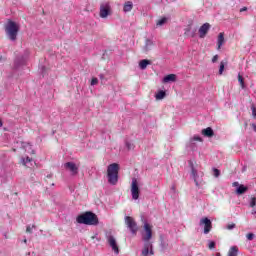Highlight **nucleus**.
<instances>
[{
	"mask_svg": "<svg viewBox=\"0 0 256 256\" xmlns=\"http://www.w3.org/2000/svg\"><path fill=\"white\" fill-rule=\"evenodd\" d=\"M108 183L110 185H117L119 181V164L112 163L107 168Z\"/></svg>",
	"mask_w": 256,
	"mask_h": 256,
	"instance_id": "20e7f679",
	"label": "nucleus"
},
{
	"mask_svg": "<svg viewBox=\"0 0 256 256\" xmlns=\"http://www.w3.org/2000/svg\"><path fill=\"white\" fill-rule=\"evenodd\" d=\"M77 223L80 225H99V218L93 212H85L76 218Z\"/></svg>",
	"mask_w": 256,
	"mask_h": 256,
	"instance_id": "f03ea898",
	"label": "nucleus"
},
{
	"mask_svg": "<svg viewBox=\"0 0 256 256\" xmlns=\"http://www.w3.org/2000/svg\"><path fill=\"white\" fill-rule=\"evenodd\" d=\"M167 21H169V18L163 17V18L159 19V20L156 22V26H157V27H163V25H165V24L167 23Z\"/></svg>",
	"mask_w": 256,
	"mask_h": 256,
	"instance_id": "5701e85b",
	"label": "nucleus"
},
{
	"mask_svg": "<svg viewBox=\"0 0 256 256\" xmlns=\"http://www.w3.org/2000/svg\"><path fill=\"white\" fill-rule=\"evenodd\" d=\"M243 11H247V7H243L240 9V13H243Z\"/></svg>",
	"mask_w": 256,
	"mask_h": 256,
	"instance_id": "58836bf2",
	"label": "nucleus"
},
{
	"mask_svg": "<svg viewBox=\"0 0 256 256\" xmlns=\"http://www.w3.org/2000/svg\"><path fill=\"white\" fill-rule=\"evenodd\" d=\"M152 45H153V42L150 39H147L144 47L145 51H151Z\"/></svg>",
	"mask_w": 256,
	"mask_h": 256,
	"instance_id": "393cba45",
	"label": "nucleus"
},
{
	"mask_svg": "<svg viewBox=\"0 0 256 256\" xmlns=\"http://www.w3.org/2000/svg\"><path fill=\"white\" fill-rule=\"evenodd\" d=\"M232 186L237 187L236 189L237 195H243L244 193H247V191H249V187L243 184L240 185L239 182H233Z\"/></svg>",
	"mask_w": 256,
	"mask_h": 256,
	"instance_id": "4468645a",
	"label": "nucleus"
},
{
	"mask_svg": "<svg viewBox=\"0 0 256 256\" xmlns=\"http://www.w3.org/2000/svg\"><path fill=\"white\" fill-rule=\"evenodd\" d=\"M22 147L25 149L26 153H30V155H35V150H33L31 144L27 142H22Z\"/></svg>",
	"mask_w": 256,
	"mask_h": 256,
	"instance_id": "dca6fc26",
	"label": "nucleus"
},
{
	"mask_svg": "<svg viewBox=\"0 0 256 256\" xmlns=\"http://www.w3.org/2000/svg\"><path fill=\"white\" fill-rule=\"evenodd\" d=\"M133 10V2L127 1L124 4L123 11L124 13H129Z\"/></svg>",
	"mask_w": 256,
	"mask_h": 256,
	"instance_id": "a211bd4d",
	"label": "nucleus"
},
{
	"mask_svg": "<svg viewBox=\"0 0 256 256\" xmlns=\"http://www.w3.org/2000/svg\"><path fill=\"white\" fill-rule=\"evenodd\" d=\"M255 205H256V198L253 197L251 198V201H250V207H255Z\"/></svg>",
	"mask_w": 256,
	"mask_h": 256,
	"instance_id": "f704fd0d",
	"label": "nucleus"
},
{
	"mask_svg": "<svg viewBox=\"0 0 256 256\" xmlns=\"http://www.w3.org/2000/svg\"><path fill=\"white\" fill-rule=\"evenodd\" d=\"M246 237H247L248 241H253V239L255 238V234L249 233L246 235Z\"/></svg>",
	"mask_w": 256,
	"mask_h": 256,
	"instance_id": "473e14b6",
	"label": "nucleus"
},
{
	"mask_svg": "<svg viewBox=\"0 0 256 256\" xmlns=\"http://www.w3.org/2000/svg\"><path fill=\"white\" fill-rule=\"evenodd\" d=\"M139 182L137 181V178L132 179V184H131V195L132 199L137 201L139 199Z\"/></svg>",
	"mask_w": 256,
	"mask_h": 256,
	"instance_id": "0eeeda50",
	"label": "nucleus"
},
{
	"mask_svg": "<svg viewBox=\"0 0 256 256\" xmlns=\"http://www.w3.org/2000/svg\"><path fill=\"white\" fill-rule=\"evenodd\" d=\"M218 60H219V55H215V56L212 58V63H217Z\"/></svg>",
	"mask_w": 256,
	"mask_h": 256,
	"instance_id": "4c0bfd02",
	"label": "nucleus"
},
{
	"mask_svg": "<svg viewBox=\"0 0 256 256\" xmlns=\"http://www.w3.org/2000/svg\"><path fill=\"white\" fill-rule=\"evenodd\" d=\"M189 167L191 168V177L194 179V183L196 187H199V183H201V179H199V175L197 174V169H195V166L193 165V161L188 162Z\"/></svg>",
	"mask_w": 256,
	"mask_h": 256,
	"instance_id": "9b49d317",
	"label": "nucleus"
},
{
	"mask_svg": "<svg viewBox=\"0 0 256 256\" xmlns=\"http://www.w3.org/2000/svg\"><path fill=\"white\" fill-rule=\"evenodd\" d=\"M224 43H225V34L220 33L218 35V40H217L218 49H221V47H223Z\"/></svg>",
	"mask_w": 256,
	"mask_h": 256,
	"instance_id": "6ab92c4d",
	"label": "nucleus"
},
{
	"mask_svg": "<svg viewBox=\"0 0 256 256\" xmlns=\"http://www.w3.org/2000/svg\"><path fill=\"white\" fill-rule=\"evenodd\" d=\"M236 225L235 223H232V224H228L226 226V229H228V231H233V229H235Z\"/></svg>",
	"mask_w": 256,
	"mask_h": 256,
	"instance_id": "2f4dec72",
	"label": "nucleus"
},
{
	"mask_svg": "<svg viewBox=\"0 0 256 256\" xmlns=\"http://www.w3.org/2000/svg\"><path fill=\"white\" fill-rule=\"evenodd\" d=\"M204 226V234L207 235L213 228L211 220L209 218H202L200 220V227Z\"/></svg>",
	"mask_w": 256,
	"mask_h": 256,
	"instance_id": "f8f14e48",
	"label": "nucleus"
},
{
	"mask_svg": "<svg viewBox=\"0 0 256 256\" xmlns=\"http://www.w3.org/2000/svg\"><path fill=\"white\" fill-rule=\"evenodd\" d=\"M125 145H126V147H127V149L128 150H131V149H133V143H131V142H129V141H127L126 143H125Z\"/></svg>",
	"mask_w": 256,
	"mask_h": 256,
	"instance_id": "72a5a7b5",
	"label": "nucleus"
},
{
	"mask_svg": "<svg viewBox=\"0 0 256 256\" xmlns=\"http://www.w3.org/2000/svg\"><path fill=\"white\" fill-rule=\"evenodd\" d=\"M19 24L12 20H8L5 24V33L10 41H17V35L19 34Z\"/></svg>",
	"mask_w": 256,
	"mask_h": 256,
	"instance_id": "7ed1b4c3",
	"label": "nucleus"
},
{
	"mask_svg": "<svg viewBox=\"0 0 256 256\" xmlns=\"http://www.w3.org/2000/svg\"><path fill=\"white\" fill-rule=\"evenodd\" d=\"M202 135H204V137H213L215 133L213 132V128L208 127L202 130Z\"/></svg>",
	"mask_w": 256,
	"mask_h": 256,
	"instance_id": "aec40b11",
	"label": "nucleus"
},
{
	"mask_svg": "<svg viewBox=\"0 0 256 256\" xmlns=\"http://www.w3.org/2000/svg\"><path fill=\"white\" fill-rule=\"evenodd\" d=\"M256 214V211H252V215H255Z\"/></svg>",
	"mask_w": 256,
	"mask_h": 256,
	"instance_id": "37998d69",
	"label": "nucleus"
},
{
	"mask_svg": "<svg viewBox=\"0 0 256 256\" xmlns=\"http://www.w3.org/2000/svg\"><path fill=\"white\" fill-rule=\"evenodd\" d=\"M27 57H29V51L28 50L25 51V56H22L20 58L21 65L25 64V62L27 61Z\"/></svg>",
	"mask_w": 256,
	"mask_h": 256,
	"instance_id": "a878e982",
	"label": "nucleus"
},
{
	"mask_svg": "<svg viewBox=\"0 0 256 256\" xmlns=\"http://www.w3.org/2000/svg\"><path fill=\"white\" fill-rule=\"evenodd\" d=\"M16 67H19V60L15 61Z\"/></svg>",
	"mask_w": 256,
	"mask_h": 256,
	"instance_id": "ea45409f",
	"label": "nucleus"
},
{
	"mask_svg": "<svg viewBox=\"0 0 256 256\" xmlns=\"http://www.w3.org/2000/svg\"><path fill=\"white\" fill-rule=\"evenodd\" d=\"M100 78L103 79V75H100Z\"/></svg>",
	"mask_w": 256,
	"mask_h": 256,
	"instance_id": "a18cd8bd",
	"label": "nucleus"
},
{
	"mask_svg": "<svg viewBox=\"0 0 256 256\" xmlns=\"http://www.w3.org/2000/svg\"><path fill=\"white\" fill-rule=\"evenodd\" d=\"M162 81L163 83H175V81H177V75L175 74L166 75Z\"/></svg>",
	"mask_w": 256,
	"mask_h": 256,
	"instance_id": "2eb2a0df",
	"label": "nucleus"
},
{
	"mask_svg": "<svg viewBox=\"0 0 256 256\" xmlns=\"http://www.w3.org/2000/svg\"><path fill=\"white\" fill-rule=\"evenodd\" d=\"M209 249H215V242L214 241H210L208 244Z\"/></svg>",
	"mask_w": 256,
	"mask_h": 256,
	"instance_id": "e433bc0d",
	"label": "nucleus"
},
{
	"mask_svg": "<svg viewBox=\"0 0 256 256\" xmlns=\"http://www.w3.org/2000/svg\"><path fill=\"white\" fill-rule=\"evenodd\" d=\"M126 227L129 228L132 235H137V231H139V226H137V222L131 216H125L124 218Z\"/></svg>",
	"mask_w": 256,
	"mask_h": 256,
	"instance_id": "39448f33",
	"label": "nucleus"
},
{
	"mask_svg": "<svg viewBox=\"0 0 256 256\" xmlns=\"http://www.w3.org/2000/svg\"><path fill=\"white\" fill-rule=\"evenodd\" d=\"M107 242L112 251H114L115 255H119V245H117V239H115L113 235H108Z\"/></svg>",
	"mask_w": 256,
	"mask_h": 256,
	"instance_id": "9d476101",
	"label": "nucleus"
},
{
	"mask_svg": "<svg viewBox=\"0 0 256 256\" xmlns=\"http://www.w3.org/2000/svg\"><path fill=\"white\" fill-rule=\"evenodd\" d=\"M165 95H166L165 91L160 90V91L155 95L156 100H157V101H161V99H165Z\"/></svg>",
	"mask_w": 256,
	"mask_h": 256,
	"instance_id": "b1692460",
	"label": "nucleus"
},
{
	"mask_svg": "<svg viewBox=\"0 0 256 256\" xmlns=\"http://www.w3.org/2000/svg\"><path fill=\"white\" fill-rule=\"evenodd\" d=\"M209 29H211V24L204 23L198 30L200 39H205L207 33H209Z\"/></svg>",
	"mask_w": 256,
	"mask_h": 256,
	"instance_id": "ddd939ff",
	"label": "nucleus"
},
{
	"mask_svg": "<svg viewBox=\"0 0 256 256\" xmlns=\"http://www.w3.org/2000/svg\"><path fill=\"white\" fill-rule=\"evenodd\" d=\"M24 243H27V239H24Z\"/></svg>",
	"mask_w": 256,
	"mask_h": 256,
	"instance_id": "c03bdc74",
	"label": "nucleus"
},
{
	"mask_svg": "<svg viewBox=\"0 0 256 256\" xmlns=\"http://www.w3.org/2000/svg\"><path fill=\"white\" fill-rule=\"evenodd\" d=\"M3 127V120L0 119V128Z\"/></svg>",
	"mask_w": 256,
	"mask_h": 256,
	"instance_id": "79ce46f5",
	"label": "nucleus"
},
{
	"mask_svg": "<svg viewBox=\"0 0 256 256\" xmlns=\"http://www.w3.org/2000/svg\"><path fill=\"white\" fill-rule=\"evenodd\" d=\"M239 248L237 246H232L228 251V256H238Z\"/></svg>",
	"mask_w": 256,
	"mask_h": 256,
	"instance_id": "4be33fe9",
	"label": "nucleus"
},
{
	"mask_svg": "<svg viewBox=\"0 0 256 256\" xmlns=\"http://www.w3.org/2000/svg\"><path fill=\"white\" fill-rule=\"evenodd\" d=\"M223 71H225V63L224 62L220 63L219 75H223Z\"/></svg>",
	"mask_w": 256,
	"mask_h": 256,
	"instance_id": "cd10ccee",
	"label": "nucleus"
},
{
	"mask_svg": "<svg viewBox=\"0 0 256 256\" xmlns=\"http://www.w3.org/2000/svg\"><path fill=\"white\" fill-rule=\"evenodd\" d=\"M143 225L142 241H144V247L142 249V256L155 255L153 243H151V239H153V226L147 223V220H143Z\"/></svg>",
	"mask_w": 256,
	"mask_h": 256,
	"instance_id": "f257e3e1",
	"label": "nucleus"
},
{
	"mask_svg": "<svg viewBox=\"0 0 256 256\" xmlns=\"http://www.w3.org/2000/svg\"><path fill=\"white\" fill-rule=\"evenodd\" d=\"M238 82L241 85L242 89H245V81L243 80V76H241V74L238 75Z\"/></svg>",
	"mask_w": 256,
	"mask_h": 256,
	"instance_id": "bb28decb",
	"label": "nucleus"
},
{
	"mask_svg": "<svg viewBox=\"0 0 256 256\" xmlns=\"http://www.w3.org/2000/svg\"><path fill=\"white\" fill-rule=\"evenodd\" d=\"M101 19H107L108 15H111V4L109 2H104L100 5V13Z\"/></svg>",
	"mask_w": 256,
	"mask_h": 256,
	"instance_id": "423d86ee",
	"label": "nucleus"
},
{
	"mask_svg": "<svg viewBox=\"0 0 256 256\" xmlns=\"http://www.w3.org/2000/svg\"><path fill=\"white\" fill-rule=\"evenodd\" d=\"M195 141H199L201 143L203 141V138L201 136L194 135L187 143V149H190V151H197V143H195Z\"/></svg>",
	"mask_w": 256,
	"mask_h": 256,
	"instance_id": "1a4fd4ad",
	"label": "nucleus"
},
{
	"mask_svg": "<svg viewBox=\"0 0 256 256\" xmlns=\"http://www.w3.org/2000/svg\"><path fill=\"white\" fill-rule=\"evenodd\" d=\"M64 169L69 171L73 176L79 174V165L75 164V162H66L64 164Z\"/></svg>",
	"mask_w": 256,
	"mask_h": 256,
	"instance_id": "6e6552de",
	"label": "nucleus"
},
{
	"mask_svg": "<svg viewBox=\"0 0 256 256\" xmlns=\"http://www.w3.org/2000/svg\"><path fill=\"white\" fill-rule=\"evenodd\" d=\"M251 111L253 119H256V107L254 106V104L251 105Z\"/></svg>",
	"mask_w": 256,
	"mask_h": 256,
	"instance_id": "c85d7f7f",
	"label": "nucleus"
},
{
	"mask_svg": "<svg viewBox=\"0 0 256 256\" xmlns=\"http://www.w3.org/2000/svg\"><path fill=\"white\" fill-rule=\"evenodd\" d=\"M97 83H99V79H97V78H92V80H91V85L93 86V85H97Z\"/></svg>",
	"mask_w": 256,
	"mask_h": 256,
	"instance_id": "c9c22d12",
	"label": "nucleus"
},
{
	"mask_svg": "<svg viewBox=\"0 0 256 256\" xmlns=\"http://www.w3.org/2000/svg\"><path fill=\"white\" fill-rule=\"evenodd\" d=\"M147 65H151V62L148 59H144L139 62V67L140 69H142V71H145V69H147Z\"/></svg>",
	"mask_w": 256,
	"mask_h": 256,
	"instance_id": "412c9836",
	"label": "nucleus"
},
{
	"mask_svg": "<svg viewBox=\"0 0 256 256\" xmlns=\"http://www.w3.org/2000/svg\"><path fill=\"white\" fill-rule=\"evenodd\" d=\"M213 175L214 177H219V175H221V171L217 168H213Z\"/></svg>",
	"mask_w": 256,
	"mask_h": 256,
	"instance_id": "c756f323",
	"label": "nucleus"
},
{
	"mask_svg": "<svg viewBox=\"0 0 256 256\" xmlns=\"http://www.w3.org/2000/svg\"><path fill=\"white\" fill-rule=\"evenodd\" d=\"M21 163L25 167H33V158L27 156L26 158H21Z\"/></svg>",
	"mask_w": 256,
	"mask_h": 256,
	"instance_id": "f3484780",
	"label": "nucleus"
},
{
	"mask_svg": "<svg viewBox=\"0 0 256 256\" xmlns=\"http://www.w3.org/2000/svg\"><path fill=\"white\" fill-rule=\"evenodd\" d=\"M33 229H35V225H29L26 228V233H33Z\"/></svg>",
	"mask_w": 256,
	"mask_h": 256,
	"instance_id": "7c9ffc66",
	"label": "nucleus"
},
{
	"mask_svg": "<svg viewBox=\"0 0 256 256\" xmlns=\"http://www.w3.org/2000/svg\"><path fill=\"white\" fill-rule=\"evenodd\" d=\"M252 127H253V130H254L255 133H256V125H255V124H252Z\"/></svg>",
	"mask_w": 256,
	"mask_h": 256,
	"instance_id": "a19ab883",
	"label": "nucleus"
}]
</instances>
